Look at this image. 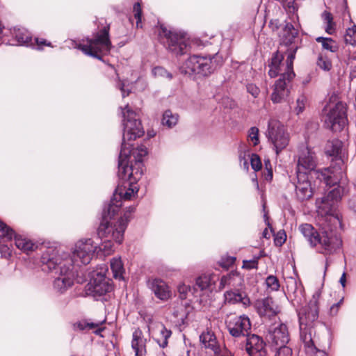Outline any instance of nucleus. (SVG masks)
I'll return each mask as SVG.
<instances>
[{
    "instance_id": "2eb2a0df",
    "label": "nucleus",
    "mask_w": 356,
    "mask_h": 356,
    "mask_svg": "<svg viewBox=\"0 0 356 356\" xmlns=\"http://www.w3.org/2000/svg\"><path fill=\"white\" fill-rule=\"evenodd\" d=\"M112 289L111 280L107 279L102 272H94L86 286L88 293L95 298L105 295Z\"/></svg>"
},
{
    "instance_id": "1a4fd4ad",
    "label": "nucleus",
    "mask_w": 356,
    "mask_h": 356,
    "mask_svg": "<svg viewBox=\"0 0 356 356\" xmlns=\"http://www.w3.org/2000/svg\"><path fill=\"white\" fill-rule=\"evenodd\" d=\"M216 56H202L193 55L190 56L180 67V71L184 74H198L207 76L212 74L217 67Z\"/></svg>"
},
{
    "instance_id": "4d7b16f0",
    "label": "nucleus",
    "mask_w": 356,
    "mask_h": 356,
    "mask_svg": "<svg viewBox=\"0 0 356 356\" xmlns=\"http://www.w3.org/2000/svg\"><path fill=\"white\" fill-rule=\"evenodd\" d=\"M35 42H36L38 46H40L42 44L49 46V47L51 46V43L50 42H47L44 39L35 38Z\"/></svg>"
},
{
    "instance_id": "69168bd1",
    "label": "nucleus",
    "mask_w": 356,
    "mask_h": 356,
    "mask_svg": "<svg viewBox=\"0 0 356 356\" xmlns=\"http://www.w3.org/2000/svg\"><path fill=\"white\" fill-rule=\"evenodd\" d=\"M100 331H101V330L99 329V330H96L95 332L96 334H97V333H98L99 332H100Z\"/></svg>"
},
{
    "instance_id": "3c124183",
    "label": "nucleus",
    "mask_w": 356,
    "mask_h": 356,
    "mask_svg": "<svg viewBox=\"0 0 356 356\" xmlns=\"http://www.w3.org/2000/svg\"><path fill=\"white\" fill-rule=\"evenodd\" d=\"M343 300V298L341 299L337 303L334 304L330 307V314L331 315L335 316L337 314L339 309L340 306L341 305Z\"/></svg>"
},
{
    "instance_id": "f704fd0d",
    "label": "nucleus",
    "mask_w": 356,
    "mask_h": 356,
    "mask_svg": "<svg viewBox=\"0 0 356 356\" xmlns=\"http://www.w3.org/2000/svg\"><path fill=\"white\" fill-rule=\"evenodd\" d=\"M178 122V115L172 113L170 110H167L163 115L162 124L169 128L175 126Z\"/></svg>"
},
{
    "instance_id": "680f3d73",
    "label": "nucleus",
    "mask_w": 356,
    "mask_h": 356,
    "mask_svg": "<svg viewBox=\"0 0 356 356\" xmlns=\"http://www.w3.org/2000/svg\"><path fill=\"white\" fill-rule=\"evenodd\" d=\"M263 236L266 238H269L270 236V234L267 228H266L263 232Z\"/></svg>"
},
{
    "instance_id": "9b49d317",
    "label": "nucleus",
    "mask_w": 356,
    "mask_h": 356,
    "mask_svg": "<svg viewBox=\"0 0 356 356\" xmlns=\"http://www.w3.org/2000/svg\"><path fill=\"white\" fill-rule=\"evenodd\" d=\"M266 136L268 140L273 144L277 154L285 149L289 143V134L286 132L284 125L277 120H269Z\"/></svg>"
},
{
    "instance_id": "ea45409f",
    "label": "nucleus",
    "mask_w": 356,
    "mask_h": 356,
    "mask_svg": "<svg viewBox=\"0 0 356 356\" xmlns=\"http://www.w3.org/2000/svg\"><path fill=\"white\" fill-rule=\"evenodd\" d=\"M112 239L105 238L104 241L97 248L103 251L105 254H109L113 252Z\"/></svg>"
},
{
    "instance_id": "bf43d9fd",
    "label": "nucleus",
    "mask_w": 356,
    "mask_h": 356,
    "mask_svg": "<svg viewBox=\"0 0 356 356\" xmlns=\"http://www.w3.org/2000/svg\"><path fill=\"white\" fill-rule=\"evenodd\" d=\"M346 282V273H343L339 280V282L341 283V284L342 285L343 287H345Z\"/></svg>"
},
{
    "instance_id": "5701e85b",
    "label": "nucleus",
    "mask_w": 356,
    "mask_h": 356,
    "mask_svg": "<svg viewBox=\"0 0 356 356\" xmlns=\"http://www.w3.org/2000/svg\"><path fill=\"white\" fill-rule=\"evenodd\" d=\"M269 337L275 346H283L289 343V333L286 324L280 323L269 330Z\"/></svg>"
},
{
    "instance_id": "f8f14e48",
    "label": "nucleus",
    "mask_w": 356,
    "mask_h": 356,
    "mask_svg": "<svg viewBox=\"0 0 356 356\" xmlns=\"http://www.w3.org/2000/svg\"><path fill=\"white\" fill-rule=\"evenodd\" d=\"M347 122L346 105L337 102L324 116L325 126L332 131H341Z\"/></svg>"
},
{
    "instance_id": "473e14b6",
    "label": "nucleus",
    "mask_w": 356,
    "mask_h": 356,
    "mask_svg": "<svg viewBox=\"0 0 356 356\" xmlns=\"http://www.w3.org/2000/svg\"><path fill=\"white\" fill-rule=\"evenodd\" d=\"M322 19L324 24H326L325 31L327 33L332 35L335 31L336 24L333 21L332 15L327 11H324L321 15Z\"/></svg>"
},
{
    "instance_id": "ddd939ff",
    "label": "nucleus",
    "mask_w": 356,
    "mask_h": 356,
    "mask_svg": "<svg viewBox=\"0 0 356 356\" xmlns=\"http://www.w3.org/2000/svg\"><path fill=\"white\" fill-rule=\"evenodd\" d=\"M159 36L167 49L175 55H182L187 52L188 44L184 38L175 32L168 30L161 26Z\"/></svg>"
},
{
    "instance_id": "6e6552de",
    "label": "nucleus",
    "mask_w": 356,
    "mask_h": 356,
    "mask_svg": "<svg viewBox=\"0 0 356 356\" xmlns=\"http://www.w3.org/2000/svg\"><path fill=\"white\" fill-rule=\"evenodd\" d=\"M97 248V244H95L92 239H82L76 243L72 255L63 253L61 255L58 254V257L66 265L74 268V266L88 264Z\"/></svg>"
},
{
    "instance_id": "6e6d98bb",
    "label": "nucleus",
    "mask_w": 356,
    "mask_h": 356,
    "mask_svg": "<svg viewBox=\"0 0 356 356\" xmlns=\"http://www.w3.org/2000/svg\"><path fill=\"white\" fill-rule=\"evenodd\" d=\"M282 1L284 5L286 6L289 10L292 9L293 11L295 10L294 0H282ZM291 11V10H290V12Z\"/></svg>"
},
{
    "instance_id": "de8ad7c7",
    "label": "nucleus",
    "mask_w": 356,
    "mask_h": 356,
    "mask_svg": "<svg viewBox=\"0 0 356 356\" xmlns=\"http://www.w3.org/2000/svg\"><path fill=\"white\" fill-rule=\"evenodd\" d=\"M246 89H247V92L248 93H250L254 98H257L260 93L259 88L256 85H254L253 83H248L246 86Z\"/></svg>"
},
{
    "instance_id": "338daca9",
    "label": "nucleus",
    "mask_w": 356,
    "mask_h": 356,
    "mask_svg": "<svg viewBox=\"0 0 356 356\" xmlns=\"http://www.w3.org/2000/svg\"><path fill=\"white\" fill-rule=\"evenodd\" d=\"M256 186H257V188H259V184L257 181H256Z\"/></svg>"
},
{
    "instance_id": "c756f323",
    "label": "nucleus",
    "mask_w": 356,
    "mask_h": 356,
    "mask_svg": "<svg viewBox=\"0 0 356 356\" xmlns=\"http://www.w3.org/2000/svg\"><path fill=\"white\" fill-rule=\"evenodd\" d=\"M124 180H127L129 181V185H131L134 181H131L129 179H125ZM138 192V188L136 186H130V187L125 191H120L118 194H114L113 197L111 200L110 202L115 200V202H120L121 203V207L122 206V199L123 200H130L132 196L136 194Z\"/></svg>"
},
{
    "instance_id": "9d476101",
    "label": "nucleus",
    "mask_w": 356,
    "mask_h": 356,
    "mask_svg": "<svg viewBox=\"0 0 356 356\" xmlns=\"http://www.w3.org/2000/svg\"><path fill=\"white\" fill-rule=\"evenodd\" d=\"M77 48L86 55L101 59V55L108 53L111 48L109 25L97 32L93 38H88L86 44H79Z\"/></svg>"
},
{
    "instance_id": "774afa93",
    "label": "nucleus",
    "mask_w": 356,
    "mask_h": 356,
    "mask_svg": "<svg viewBox=\"0 0 356 356\" xmlns=\"http://www.w3.org/2000/svg\"><path fill=\"white\" fill-rule=\"evenodd\" d=\"M356 31V26H355V30H353V32Z\"/></svg>"
},
{
    "instance_id": "20e7f679",
    "label": "nucleus",
    "mask_w": 356,
    "mask_h": 356,
    "mask_svg": "<svg viewBox=\"0 0 356 356\" xmlns=\"http://www.w3.org/2000/svg\"><path fill=\"white\" fill-rule=\"evenodd\" d=\"M121 208V203L111 201L103 210L102 219L98 227L97 234L102 238H109L121 243L124 238V233L135 211V207L130 206L126 209L122 216L116 220L115 216Z\"/></svg>"
},
{
    "instance_id": "37998d69",
    "label": "nucleus",
    "mask_w": 356,
    "mask_h": 356,
    "mask_svg": "<svg viewBox=\"0 0 356 356\" xmlns=\"http://www.w3.org/2000/svg\"><path fill=\"white\" fill-rule=\"evenodd\" d=\"M259 257L250 260H245L243 262V268L245 269H257L258 268V259Z\"/></svg>"
},
{
    "instance_id": "dca6fc26",
    "label": "nucleus",
    "mask_w": 356,
    "mask_h": 356,
    "mask_svg": "<svg viewBox=\"0 0 356 356\" xmlns=\"http://www.w3.org/2000/svg\"><path fill=\"white\" fill-rule=\"evenodd\" d=\"M13 236H14L15 244L18 249L26 253L34 250L35 245L31 241L20 235L15 234L13 229L0 220V239H3L4 241H9L12 240Z\"/></svg>"
},
{
    "instance_id": "f03ea898",
    "label": "nucleus",
    "mask_w": 356,
    "mask_h": 356,
    "mask_svg": "<svg viewBox=\"0 0 356 356\" xmlns=\"http://www.w3.org/2000/svg\"><path fill=\"white\" fill-rule=\"evenodd\" d=\"M298 31L291 23H286L282 30L281 45L291 47L287 50L288 55L286 63H282L284 56L278 51H276L268 64V75L271 78L280 76L274 84L273 91L271 94V100L274 104L283 102L290 93V85L295 77L293 65L298 46L296 41Z\"/></svg>"
},
{
    "instance_id": "79ce46f5",
    "label": "nucleus",
    "mask_w": 356,
    "mask_h": 356,
    "mask_svg": "<svg viewBox=\"0 0 356 356\" xmlns=\"http://www.w3.org/2000/svg\"><path fill=\"white\" fill-rule=\"evenodd\" d=\"M250 163L253 170L258 171L261 169V162L259 156L256 154H252L250 157Z\"/></svg>"
},
{
    "instance_id": "412c9836",
    "label": "nucleus",
    "mask_w": 356,
    "mask_h": 356,
    "mask_svg": "<svg viewBox=\"0 0 356 356\" xmlns=\"http://www.w3.org/2000/svg\"><path fill=\"white\" fill-rule=\"evenodd\" d=\"M200 341L205 349L209 350L215 355L221 354L222 346L212 330L207 329L204 331L200 335Z\"/></svg>"
},
{
    "instance_id": "7c9ffc66",
    "label": "nucleus",
    "mask_w": 356,
    "mask_h": 356,
    "mask_svg": "<svg viewBox=\"0 0 356 356\" xmlns=\"http://www.w3.org/2000/svg\"><path fill=\"white\" fill-rule=\"evenodd\" d=\"M14 36L17 42L21 45H33L32 38L30 33L24 29L14 30Z\"/></svg>"
},
{
    "instance_id": "c85d7f7f",
    "label": "nucleus",
    "mask_w": 356,
    "mask_h": 356,
    "mask_svg": "<svg viewBox=\"0 0 356 356\" xmlns=\"http://www.w3.org/2000/svg\"><path fill=\"white\" fill-rule=\"evenodd\" d=\"M215 275L213 274H203L199 276L195 281L194 291L199 289L200 291L209 289L210 286L215 283Z\"/></svg>"
},
{
    "instance_id": "6ab92c4d",
    "label": "nucleus",
    "mask_w": 356,
    "mask_h": 356,
    "mask_svg": "<svg viewBox=\"0 0 356 356\" xmlns=\"http://www.w3.org/2000/svg\"><path fill=\"white\" fill-rule=\"evenodd\" d=\"M245 350L249 356H266V343L262 337L250 334L245 337Z\"/></svg>"
},
{
    "instance_id": "a211bd4d",
    "label": "nucleus",
    "mask_w": 356,
    "mask_h": 356,
    "mask_svg": "<svg viewBox=\"0 0 356 356\" xmlns=\"http://www.w3.org/2000/svg\"><path fill=\"white\" fill-rule=\"evenodd\" d=\"M344 193L343 186H337L328 192L327 195L322 198L321 204L318 206L319 209L324 211L325 215L333 214L339 217L334 213L335 204L337 203Z\"/></svg>"
},
{
    "instance_id": "c03bdc74",
    "label": "nucleus",
    "mask_w": 356,
    "mask_h": 356,
    "mask_svg": "<svg viewBox=\"0 0 356 356\" xmlns=\"http://www.w3.org/2000/svg\"><path fill=\"white\" fill-rule=\"evenodd\" d=\"M248 136L250 140L253 142L254 145H257L259 143V140L258 128L255 127L250 128Z\"/></svg>"
},
{
    "instance_id": "603ef678",
    "label": "nucleus",
    "mask_w": 356,
    "mask_h": 356,
    "mask_svg": "<svg viewBox=\"0 0 356 356\" xmlns=\"http://www.w3.org/2000/svg\"><path fill=\"white\" fill-rule=\"evenodd\" d=\"M236 259L235 257H228L227 259H226V261H222L220 264L222 267H225V268H227L229 267V266L232 265L234 261H235Z\"/></svg>"
},
{
    "instance_id": "f257e3e1",
    "label": "nucleus",
    "mask_w": 356,
    "mask_h": 356,
    "mask_svg": "<svg viewBox=\"0 0 356 356\" xmlns=\"http://www.w3.org/2000/svg\"><path fill=\"white\" fill-rule=\"evenodd\" d=\"M124 132L118 159V177L121 179L137 181L143 175L142 158L147 155L145 146L133 148L132 140L143 136L145 131L137 113L127 104L121 108Z\"/></svg>"
},
{
    "instance_id": "5fc2aeb1",
    "label": "nucleus",
    "mask_w": 356,
    "mask_h": 356,
    "mask_svg": "<svg viewBox=\"0 0 356 356\" xmlns=\"http://www.w3.org/2000/svg\"><path fill=\"white\" fill-rule=\"evenodd\" d=\"M286 240V235L284 234H281L280 236H277L275 238V243L276 245H282Z\"/></svg>"
},
{
    "instance_id": "aec40b11",
    "label": "nucleus",
    "mask_w": 356,
    "mask_h": 356,
    "mask_svg": "<svg viewBox=\"0 0 356 356\" xmlns=\"http://www.w3.org/2000/svg\"><path fill=\"white\" fill-rule=\"evenodd\" d=\"M296 179L295 186L297 198L300 201L311 198L313 195V191L308 175L304 174L296 175Z\"/></svg>"
},
{
    "instance_id": "13d9d810",
    "label": "nucleus",
    "mask_w": 356,
    "mask_h": 356,
    "mask_svg": "<svg viewBox=\"0 0 356 356\" xmlns=\"http://www.w3.org/2000/svg\"><path fill=\"white\" fill-rule=\"evenodd\" d=\"M86 325L87 327V330H92L97 327L99 326V324L94 323H86Z\"/></svg>"
},
{
    "instance_id": "a878e982",
    "label": "nucleus",
    "mask_w": 356,
    "mask_h": 356,
    "mask_svg": "<svg viewBox=\"0 0 356 356\" xmlns=\"http://www.w3.org/2000/svg\"><path fill=\"white\" fill-rule=\"evenodd\" d=\"M243 284V278L241 274L236 271H232L221 277L219 289H222L227 286L237 289L242 286Z\"/></svg>"
},
{
    "instance_id": "b1692460",
    "label": "nucleus",
    "mask_w": 356,
    "mask_h": 356,
    "mask_svg": "<svg viewBox=\"0 0 356 356\" xmlns=\"http://www.w3.org/2000/svg\"><path fill=\"white\" fill-rule=\"evenodd\" d=\"M255 307L260 316L268 318L275 316L279 312L277 305L271 298L258 300Z\"/></svg>"
},
{
    "instance_id": "423d86ee",
    "label": "nucleus",
    "mask_w": 356,
    "mask_h": 356,
    "mask_svg": "<svg viewBox=\"0 0 356 356\" xmlns=\"http://www.w3.org/2000/svg\"><path fill=\"white\" fill-rule=\"evenodd\" d=\"M300 337L307 352L314 353L316 348L313 341L314 325L318 318L317 300H311L298 313Z\"/></svg>"
},
{
    "instance_id": "052dcab7",
    "label": "nucleus",
    "mask_w": 356,
    "mask_h": 356,
    "mask_svg": "<svg viewBox=\"0 0 356 356\" xmlns=\"http://www.w3.org/2000/svg\"><path fill=\"white\" fill-rule=\"evenodd\" d=\"M86 322H80L77 324V327L80 330H87V327L86 325Z\"/></svg>"
},
{
    "instance_id": "bb28decb",
    "label": "nucleus",
    "mask_w": 356,
    "mask_h": 356,
    "mask_svg": "<svg viewBox=\"0 0 356 356\" xmlns=\"http://www.w3.org/2000/svg\"><path fill=\"white\" fill-rule=\"evenodd\" d=\"M225 303L234 305L236 303H241L244 307L250 305V298L243 292H240L238 289L235 291H227L224 293Z\"/></svg>"
},
{
    "instance_id": "a19ab883",
    "label": "nucleus",
    "mask_w": 356,
    "mask_h": 356,
    "mask_svg": "<svg viewBox=\"0 0 356 356\" xmlns=\"http://www.w3.org/2000/svg\"><path fill=\"white\" fill-rule=\"evenodd\" d=\"M133 11H134V17L137 20L136 26H137V27H138L139 24L141 22V17H142V9H141L140 3L139 2H137L134 5Z\"/></svg>"
},
{
    "instance_id": "c9c22d12",
    "label": "nucleus",
    "mask_w": 356,
    "mask_h": 356,
    "mask_svg": "<svg viewBox=\"0 0 356 356\" xmlns=\"http://www.w3.org/2000/svg\"><path fill=\"white\" fill-rule=\"evenodd\" d=\"M307 98L304 94H300L296 99V106L294 111L297 115L302 113L306 106Z\"/></svg>"
},
{
    "instance_id": "49530a36",
    "label": "nucleus",
    "mask_w": 356,
    "mask_h": 356,
    "mask_svg": "<svg viewBox=\"0 0 356 356\" xmlns=\"http://www.w3.org/2000/svg\"><path fill=\"white\" fill-rule=\"evenodd\" d=\"M178 291L179 293L180 298L181 299H186L187 297L188 293L191 291V288L188 285L182 284L179 285Z\"/></svg>"
},
{
    "instance_id": "4468645a",
    "label": "nucleus",
    "mask_w": 356,
    "mask_h": 356,
    "mask_svg": "<svg viewBox=\"0 0 356 356\" xmlns=\"http://www.w3.org/2000/svg\"><path fill=\"white\" fill-rule=\"evenodd\" d=\"M226 325L229 333L233 337H246L250 334V320L248 316L245 314L228 316L226 321Z\"/></svg>"
},
{
    "instance_id": "0eeeda50",
    "label": "nucleus",
    "mask_w": 356,
    "mask_h": 356,
    "mask_svg": "<svg viewBox=\"0 0 356 356\" xmlns=\"http://www.w3.org/2000/svg\"><path fill=\"white\" fill-rule=\"evenodd\" d=\"M342 143L339 140L327 141L325 145V153L330 156L336 157L335 164L321 172L320 179H323L326 185L335 186L340 181H344L346 177V165L341 158H337L341 153Z\"/></svg>"
},
{
    "instance_id": "e433bc0d",
    "label": "nucleus",
    "mask_w": 356,
    "mask_h": 356,
    "mask_svg": "<svg viewBox=\"0 0 356 356\" xmlns=\"http://www.w3.org/2000/svg\"><path fill=\"white\" fill-rule=\"evenodd\" d=\"M318 66L325 71H329L332 67V63L327 57L320 55L317 60Z\"/></svg>"
},
{
    "instance_id": "393cba45",
    "label": "nucleus",
    "mask_w": 356,
    "mask_h": 356,
    "mask_svg": "<svg viewBox=\"0 0 356 356\" xmlns=\"http://www.w3.org/2000/svg\"><path fill=\"white\" fill-rule=\"evenodd\" d=\"M148 286L154 293L155 296L161 300H167L171 296L169 286L161 279L149 280L148 281Z\"/></svg>"
},
{
    "instance_id": "7ed1b4c3",
    "label": "nucleus",
    "mask_w": 356,
    "mask_h": 356,
    "mask_svg": "<svg viewBox=\"0 0 356 356\" xmlns=\"http://www.w3.org/2000/svg\"><path fill=\"white\" fill-rule=\"evenodd\" d=\"M318 224L319 232L308 223L300 225L298 229L312 247L319 245V252L323 254L335 253L342 245V240L337 232L341 226L339 217L333 214L325 215Z\"/></svg>"
},
{
    "instance_id": "864d4df0",
    "label": "nucleus",
    "mask_w": 356,
    "mask_h": 356,
    "mask_svg": "<svg viewBox=\"0 0 356 356\" xmlns=\"http://www.w3.org/2000/svg\"><path fill=\"white\" fill-rule=\"evenodd\" d=\"M118 88L119 89L121 90L122 92V97H125L126 96H128L130 93V90H126L124 88V83H119L118 84Z\"/></svg>"
},
{
    "instance_id": "e2e57ef3",
    "label": "nucleus",
    "mask_w": 356,
    "mask_h": 356,
    "mask_svg": "<svg viewBox=\"0 0 356 356\" xmlns=\"http://www.w3.org/2000/svg\"><path fill=\"white\" fill-rule=\"evenodd\" d=\"M327 266H328V260H327V259H326V264H325V271L327 270Z\"/></svg>"
},
{
    "instance_id": "f3484780",
    "label": "nucleus",
    "mask_w": 356,
    "mask_h": 356,
    "mask_svg": "<svg viewBox=\"0 0 356 356\" xmlns=\"http://www.w3.org/2000/svg\"><path fill=\"white\" fill-rule=\"evenodd\" d=\"M316 163L314 152L307 147H302L299 151L296 175L304 174L308 175L309 172L316 169Z\"/></svg>"
},
{
    "instance_id": "58836bf2",
    "label": "nucleus",
    "mask_w": 356,
    "mask_h": 356,
    "mask_svg": "<svg viewBox=\"0 0 356 356\" xmlns=\"http://www.w3.org/2000/svg\"><path fill=\"white\" fill-rule=\"evenodd\" d=\"M266 284L268 288L271 289L273 291H277L280 288V283L277 277L269 275L266 280Z\"/></svg>"
},
{
    "instance_id": "cd10ccee",
    "label": "nucleus",
    "mask_w": 356,
    "mask_h": 356,
    "mask_svg": "<svg viewBox=\"0 0 356 356\" xmlns=\"http://www.w3.org/2000/svg\"><path fill=\"white\" fill-rule=\"evenodd\" d=\"M145 341L143 337L142 331L136 329L132 334L131 348L134 350L135 356H145Z\"/></svg>"
},
{
    "instance_id": "4c0bfd02",
    "label": "nucleus",
    "mask_w": 356,
    "mask_h": 356,
    "mask_svg": "<svg viewBox=\"0 0 356 356\" xmlns=\"http://www.w3.org/2000/svg\"><path fill=\"white\" fill-rule=\"evenodd\" d=\"M152 74L154 76H161V77H166L169 79L172 78V74L168 72L165 68L163 67H155L152 70Z\"/></svg>"
},
{
    "instance_id": "0e129e2a",
    "label": "nucleus",
    "mask_w": 356,
    "mask_h": 356,
    "mask_svg": "<svg viewBox=\"0 0 356 356\" xmlns=\"http://www.w3.org/2000/svg\"><path fill=\"white\" fill-rule=\"evenodd\" d=\"M247 165H248V162H247V161L245 160L244 165L248 168V167L247 166Z\"/></svg>"
},
{
    "instance_id": "72a5a7b5",
    "label": "nucleus",
    "mask_w": 356,
    "mask_h": 356,
    "mask_svg": "<svg viewBox=\"0 0 356 356\" xmlns=\"http://www.w3.org/2000/svg\"><path fill=\"white\" fill-rule=\"evenodd\" d=\"M316 42L321 43L322 48L330 52H336L338 50V46L336 42L331 38L318 37L316 39Z\"/></svg>"
},
{
    "instance_id": "09e8293b",
    "label": "nucleus",
    "mask_w": 356,
    "mask_h": 356,
    "mask_svg": "<svg viewBox=\"0 0 356 356\" xmlns=\"http://www.w3.org/2000/svg\"><path fill=\"white\" fill-rule=\"evenodd\" d=\"M265 166L267 172L266 174L264 175V178L266 181H270L273 179V170L269 160L265 161Z\"/></svg>"
},
{
    "instance_id": "8fccbe9b",
    "label": "nucleus",
    "mask_w": 356,
    "mask_h": 356,
    "mask_svg": "<svg viewBox=\"0 0 356 356\" xmlns=\"http://www.w3.org/2000/svg\"><path fill=\"white\" fill-rule=\"evenodd\" d=\"M0 253L1 257L4 258H8L11 256V250L8 245L0 243Z\"/></svg>"
},
{
    "instance_id": "2f4dec72",
    "label": "nucleus",
    "mask_w": 356,
    "mask_h": 356,
    "mask_svg": "<svg viewBox=\"0 0 356 356\" xmlns=\"http://www.w3.org/2000/svg\"><path fill=\"white\" fill-rule=\"evenodd\" d=\"M111 268L115 278H118L120 280H122L124 278L123 274L124 273V268L120 258H113L111 259Z\"/></svg>"
},
{
    "instance_id": "39448f33",
    "label": "nucleus",
    "mask_w": 356,
    "mask_h": 356,
    "mask_svg": "<svg viewBox=\"0 0 356 356\" xmlns=\"http://www.w3.org/2000/svg\"><path fill=\"white\" fill-rule=\"evenodd\" d=\"M41 263L42 270L55 274L54 289L56 291L63 293L72 286L74 278L73 268L61 261L56 250H46L42 254Z\"/></svg>"
},
{
    "instance_id": "a18cd8bd",
    "label": "nucleus",
    "mask_w": 356,
    "mask_h": 356,
    "mask_svg": "<svg viewBox=\"0 0 356 356\" xmlns=\"http://www.w3.org/2000/svg\"><path fill=\"white\" fill-rule=\"evenodd\" d=\"M279 348L277 351L276 356H292V350L286 345L278 346Z\"/></svg>"
},
{
    "instance_id": "4be33fe9",
    "label": "nucleus",
    "mask_w": 356,
    "mask_h": 356,
    "mask_svg": "<svg viewBox=\"0 0 356 356\" xmlns=\"http://www.w3.org/2000/svg\"><path fill=\"white\" fill-rule=\"evenodd\" d=\"M146 323L149 332H154L155 330H158L159 331L161 338L156 339L159 346L163 348L166 347L168 343V339L172 334L171 330H168L163 323L154 321L152 317H148L146 319Z\"/></svg>"
}]
</instances>
